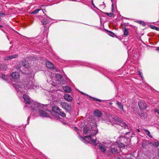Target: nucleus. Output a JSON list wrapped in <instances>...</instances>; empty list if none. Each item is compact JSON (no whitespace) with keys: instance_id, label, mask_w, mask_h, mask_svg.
Masks as SVG:
<instances>
[{"instance_id":"44","label":"nucleus","mask_w":159,"mask_h":159,"mask_svg":"<svg viewBox=\"0 0 159 159\" xmlns=\"http://www.w3.org/2000/svg\"><path fill=\"white\" fill-rule=\"evenodd\" d=\"M5 60H9V58H8V57H6L5 58Z\"/></svg>"},{"instance_id":"51","label":"nucleus","mask_w":159,"mask_h":159,"mask_svg":"<svg viewBox=\"0 0 159 159\" xmlns=\"http://www.w3.org/2000/svg\"><path fill=\"white\" fill-rule=\"evenodd\" d=\"M109 120V121L110 122H111V121H112V120L110 118V119Z\"/></svg>"},{"instance_id":"24","label":"nucleus","mask_w":159,"mask_h":159,"mask_svg":"<svg viewBox=\"0 0 159 159\" xmlns=\"http://www.w3.org/2000/svg\"><path fill=\"white\" fill-rule=\"evenodd\" d=\"M105 30L107 31V33L110 36L114 37V35L115 36H116V35H115L114 33L111 31H109L105 29Z\"/></svg>"},{"instance_id":"22","label":"nucleus","mask_w":159,"mask_h":159,"mask_svg":"<svg viewBox=\"0 0 159 159\" xmlns=\"http://www.w3.org/2000/svg\"><path fill=\"white\" fill-rule=\"evenodd\" d=\"M113 145H112L111 148V151L113 154H116L118 153L117 149L115 147H113Z\"/></svg>"},{"instance_id":"35","label":"nucleus","mask_w":159,"mask_h":159,"mask_svg":"<svg viewBox=\"0 0 159 159\" xmlns=\"http://www.w3.org/2000/svg\"><path fill=\"white\" fill-rule=\"evenodd\" d=\"M93 0H91V2L92 3V5L93 6L94 8H97L95 6V5L94 2H93Z\"/></svg>"},{"instance_id":"26","label":"nucleus","mask_w":159,"mask_h":159,"mask_svg":"<svg viewBox=\"0 0 159 159\" xmlns=\"http://www.w3.org/2000/svg\"><path fill=\"white\" fill-rule=\"evenodd\" d=\"M144 130L145 132V133L150 137L151 138H152V137L150 134V132L147 129H144Z\"/></svg>"},{"instance_id":"46","label":"nucleus","mask_w":159,"mask_h":159,"mask_svg":"<svg viewBox=\"0 0 159 159\" xmlns=\"http://www.w3.org/2000/svg\"><path fill=\"white\" fill-rule=\"evenodd\" d=\"M155 30L157 31H159V28L156 27V28Z\"/></svg>"},{"instance_id":"19","label":"nucleus","mask_w":159,"mask_h":159,"mask_svg":"<svg viewBox=\"0 0 159 159\" xmlns=\"http://www.w3.org/2000/svg\"><path fill=\"white\" fill-rule=\"evenodd\" d=\"M116 104L117 105L118 107L120 110L123 111H124V110L123 109V105L120 102H117Z\"/></svg>"},{"instance_id":"13","label":"nucleus","mask_w":159,"mask_h":159,"mask_svg":"<svg viewBox=\"0 0 159 159\" xmlns=\"http://www.w3.org/2000/svg\"><path fill=\"white\" fill-rule=\"evenodd\" d=\"M64 98L66 100L69 102H71L72 100V98L71 96L68 94H65L64 96Z\"/></svg>"},{"instance_id":"52","label":"nucleus","mask_w":159,"mask_h":159,"mask_svg":"<svg viewBox=\"0 0 159 159\" xmlns=\"http://www.w3.org/2000/svg\"><path fill=\"white\" fill-rule=\"evenodd\" d=\"M137 130L139 132H140V130L139 129H137Z\"/></svg>"},{"instance_id":"41","label":"nucleus","mask_w":159,"mask_h":159,"mask_svg":"<svg viewBox=\"0 0 159 159\" xmlns=\"http://www.w3.org/2000/svg\"><path fill=\"white\" fill-rule=\"evenodd\" d=\"M114 11V9L113 7V4L112 3L111 5V11L113 12Z\"/></svg>"},{"instance_id":"27","label":"nucleus","mask_w":159,"mask_h":159,"mask_svg":"<svg viewBox=\"0 0 159 159\" xmlns=\"http://www.w3.org/2000/svg\"><path fill=\"white\" fill-rule=\"evenodd\" d=\"M124 35L125 36H127L128 34V30L126 28H124Z\"/></svg>"},{"instance_id":"53","label":"nucleus","mask_w":159,"mask_h":159,"mask_svg":"<svg viewBox=\"0 0 159 159\" xmlns=\"http://www.w3.org/2000/svg\"><path fill=\"white\" fill-rule=\"evenodd\" d=\"M0 27H2L3 26L2 25H0Z\"/></svg>"},{"instance_id":"9","label":"nucleus","mask_w":159,"mask_h":159,"mask_svg":"<svg viewBox=\"0 0 159 159\" xmlns=\"http://www.w3.org/2000/svg\"><path fill=\"white\" fill-rule=\"evenodd\" d=\"M10 77L11 80H15L19 78L20 75L18 73L13 72L10 75Z\"/></svg>"},{"instance_id":"20","label":"nucleus","mask_w":159,"mask_h":159,"mask_svg":"<svg viewBox=\"0 0 159 159\" xmlns=\"http://www.w3.org/2000/svg\"><path fill=\"white\" fill-rule=\"evenodd\" d=\"M13 86L15 88L17 91L20 92L21 91V89L22 87H21V86L19 85H16V84H14Z\"/></svg>"},{"instance_id":"34","label":"nucleus","mask_w":159,"mask_h":159,"mask_svg":"<svg viewBox=\"0 0 159 159\" xmlns=\"http://www.w3.org/2000/svg\"><path fill=\"white\" fill-rule=\"evenodd\" d=\"M138 74L139 75V76L142 78H143V74L142 72L140 71H138Z\"/></svg>"},{"instance_id":"28","label":"nucleus","mask_w":159,"mask_h":159,"mask_svg":"<svg viewBox=\"0 0 159 159\" xmlns=\"http://www.w3.org/2000/svg\"><path fill=\"white\" fill-rule=\"evenodd\" d=\"M55 76L58 80H61L62 78L61 75L59 74H56Z\"/></svg>"},{"instance_id":"43","label":"nucleus","mask_w":159,"mask_h":159,"mask_svg":"<svg viewBox=\"0 0 159 159\" xmlns=\"http://www.w3.org/2000/svg\"><path fill=\"white\" fill-rule=\"evenodd\" d=\"M30 117H30V116L28 117V119H27V123H28V124H29V119H30Z\"/></svg>"},{"instance_id":"12","label":"nucleus","mask_w":159,"mask_h":159,"mask_svg":"<svg viewBox=\"0 0 159 159\" xmlns=\"http://www.w3.org/2000/svg\"><path fill=\"white\" fill-rule=\"evenodd\" d=\"M21 63L22 65L25 68H28L30 67V64L28 61L23 60Z\"/></svg>"},{"instance_id":"29","label":"nucleus","mask_w":159,"mask_h":159,"mask_svg":"<svg viewBox=\"0 0 159 159\" xmlns=\"http://www.w3.org/2000/svg\"><path fill=\"white\" fill-rule=\"evenodd\" d=\"M41 9H37L35 10H34L33 11L31 12V14H37L38 12Z\"/></svg>"},{"instance_id":"32","label":"nucleus","mask_w":159,"mask_h":159,"mask_svg":"<svg viewBox=\"0 0 159 159\" xmlns=\"http://www.w3.org/2000/svg\"><path fill=\"white\" fill-rule=\"evenodd\" d=\"M138 22L140 24L142 25L143 26H145L146 25V24L143 21H138Z\"/></svg>"},{"instance_id":"48","label":"nucleus","mask_w":159,"mask_h":159,"mask_svg":"<svg viewBox=\"0 0 159 159\" xmlns=\"http://www.w3.org/2000/svg\"><path fill=\"white\" fill-rule=\"evenodd\" d=\"M124 25L125 26H126L127 25V24L126 23H124Z\"/></svg>"},{"instance_id":"58","label":"nucleus","mask_w":159,"mask_h":159,"mask_svg":"<svg viewBox=\"0 0 159 159\" xmlns=\"http://www.w3.org/2000/svg\"><path fill=\"white\" fill-rule=\"evenodd\" d=\"M48 111L49 112H50V111Z\"/></svg>"},{"instance_id":"4","label":"nucleus","mask_w":159,"mask_h":159,"mask_svg":"<svg viewBox=\"0 0 159 159\" xmlns=\"http://www.w3.org/2000/svg\"><path fill=\"white\" fill-rule=\"evenodd\" d=\"M109 117H111L112 119V120L113 122L117 125L120 126L124 129H129V127L128 125L123 122H122L120 119L117 116H113V117L112 116V115L111 116L110 115H109Z\"/></svg>"},{"instance_id":"2","label":"nucleus","mask_w":159,"mask_h":159,"mask_svg":"<svg viewBox=\"0 0 159 159\" xmlns=\"http://www.w3.org/2000/svg\"><path fill=\"white\" fill-rule=\"evenodd\" d=\"M130 133V131L126 132L123 135L120 136L119 138L118 141L116 142L118 145V147L120 148H124L125 146H129L130 143L131 138L133 136H131L130 138L129 136H126L128 134Z\"/></svg>"},{"instance_id":"16","label":"nucleus","mask_w":159,"mask_h":159,"mask_svg":"<svg viewBox=\"0 0 159 159\" xmlns=\"http://www.w3.org/2000/svg\"><path fill=\"white\" fill-rule=\"evenodd\" d=\"M137 114L140 117H143L144 119L146 118L147 116V114L146 113L142 112V111L141 113H137Z\"/></svg>"},{"instance_id":"49","label":"nucleus","mask_w":159,"mask_h":159,"mask_svg":"<svg viewBox=\"0 0 159 159\" xmlns=\"http://www.w3.org/2000/svg\"><path fill=\"white\" fill-rule=\"evenodd\" d=\"M156 50H157L159 52V48H157L156 49Z\"/></svg>"},{"instance_id":"37","label":"nucleus","mask_w":159,"mask_h":159,"mask_svg":"<svg viewBox=\"0 0 159 159\" xmlns=\"http://www.w3.org/2000/svg\"><path fill=\"white\" fill-rule=\"evenodd\" d=\"M2 78L3 80H6V76L5 75H2Z\"/></svg>"},{"instance_id":"14","label":"nucleus","mask_w":159,"mask_h":159,"mask_svg":"<svg viewBox=\"0 0 159 159\" xmlns=\"http://www.w3.org/2000/svg\"><path fill=\"white\" fill-rule=\"evenodd\" d=\"M46 65L47 67L49 69H53L54 68V65L53 64L50 62L49 61L46 62Z\"/></svg>"},{"instance_id":"54","label":"nucleus","mask_w":159,"mask_h":159,"mask_svg":"<svg viewBox=\"0 0 159 159\" xmlns=\"http://www.w3.org/2000/svg\"><path fill=\"white\" fill-rule=\"evenodd\" d=\"M1 20V16H0V21Z\"/></svg>"},{"instance_id":"1","label":"nucleus","mask_w":159,"mask_h":159,"mask_svg":"<svg viewBox=\"0 0 159 159\" xmlns=\"http://www.w3.org/2000/svg\"><path fill=\"white\" fill-rule=\"evenodd\" d=\"M98 132L97 127L94 126L92 127L91 129L90 130L88 136H85L84 137L82 138L81 136H79V137L82 138V141L85 144L88 143L90 142V143L93 144L95 146H97L96 138L95 139L92 138V136H93L96 135Z\"/></svg>"},{"instance_id":"47","label":"nucleus","mask_w":159,"mask_h":159,"mask_svg":"<svg viewBox=\"0 0 159 159\" xmlns=\"http://www.w3.org/2000/svg\"><path fill=\"white\" fill-rule=\"evenodd\" d=\"M109 104H110V105H111L113 104V103L112 102H110L109 103Z\"/></svg>"},{"instance_id":"31","label":"nucleus","mask_w":159,"mask_h":159,"mask_svg":"<svg viewBox=\"0 0 159 159\" xmlns=\"http://www.w3.org/2000/svg\"><path fill=\"white\" fill-rule=\"evenodd\" d=\"M18 55L17 54L10 56L8 57V58H9V60L11 59H12L16 58L17 57Z\"/></svg>"},{"instance_id":"6","label":"nucleus","mask_w":159,"mask_h":159,"mask_svg":"<svg viewBox=\"0 0 159 159\" xmlns=\"http://www.w3.org/2000/svg\"><path fill=\"white\" fill-rule=\"evenodd\" d=\"M52 111L55 112L58 114L62 117L66 116V114L63 112L61 111V110L58 107L54 106L52 107Z\"/></svg>"},{"instance_id":"15","label":"nucleus","mask_w":159,"mask_h":159,"mask_svg":"<svg viewBox=\"0 0 159 159\" xmlns=\"http://www.w3.org/2000/svg\"><path fill=\"white\" fill-rule=\"evenodd\" d=\"M94 114L95 116L100 117L101 116L102 113L99 110H96L94 111Z\"/></svg>"},{"instance_id":"36","label":"nucleus","mask_w":159,"mask_h":159,"mask_svg":"<svg viewBox=\"0 0 159 159\" xmlns=\"http://www.w3.org/2000/svg\"><path fill=\"white\" fill-rule=\"evenodd\" d=\"M150 27L151 28H152L153 29H154V30H155L156 28V26L153 25H151L150 26Z\"/></svg>"},{"instance_id":"38","label":"nucleus","mask_w":159,"mask_h":159,"mask_svg":"<svg viewBox=\"0 0 159 159\" xmlns=\"http://www.w3.org/2000/svg\"><path fill=\"white\" fill-rule=\"evenodd\" d=\"M74 130L76 131L77 134H79V132H78V129L76 127H74Z\"/></svg>"},{"instance_id":"17","label":"nucleus","mask_w":159,"mask_h":159,"mask_svg":"<svg viewBox=\"0 0 159 159\" xmlns=\"http://www.w3.org/2000/svg\"><path fill=\"white\" fill-rule=\"evenodd\" d=\"M63 89L65 92L67 93H70L71 91V88L68 86H63Z\"/></svg>"},{"instance_id":"39","label":"nucleus","mask_w":159,"mask_h":159,"mask_svg":"<svg viewBox=\"0 0 159 159\" xmlns=\"http://www.w3.org/2000/svg\"><path fill=\"white\" fill-rule=\"evenodd\" d=\"M3 15L5 16V14L3 13L2 11H0V16H1Z\"/></svg>"},{"instance_id":"3","label":"nucleus","mask_w":159,"mask_h":159,"mask_svg":"<svg viewBox=\"0 0 159 159\" xmlns=\"http://www.w3.org/2000/svg\"><path fill=\"white\" fill-rule=\"evenodd\" d=\"M36 109L34 111L38 112L42 117H50L48 113L43 110H45L44 107H46L47 105H43L39 103H34Z\"/></svg>"},{"instance_id":"50","label":"nucleus","mask_w":159,"mask_h":159,"mask_svg":"<svg viewBox=\"0 0 159 159\" xmlns=\"http://www.w3.org/2000/svg\"><path fill=\"white\" fill-rule=\"evenodd\" d=\"M81 94H84V95H85V94L83 92H81Z\"/></svg>"},{"instance_id":"57","label":"nucleus","mask_w":159,"mask_h":159,"mask_svg":"<svg viewBox=\"0 0 159 159\" xmlns=\"http://www.w3.org/2000/svg\"><path fill=\"white\" fill-rule=\"evenodd\" d=\"M107 71V70H105L104 71Z\"/></svg>"},{"instance_id":"55","label":"nucleus","mask_w":159,"mask_h":159,"mask_svg":"<svg viewBox=\"0 0 159 159\" xmlns=\"http://www.w3.org/2000/svg\"><path fill=\"white\" fill-rule=\"evenodd\" d=\"M133 134V135H135V134H134V133H133V134Z\"/></svg>"},{"instance_id":"8","label":"nucleus","mask_w":159,"mask_h":159,"mask_svg":"<svg viewBox=\"0 0 159 159\" xmlns=\"http://www.w3.org/2000/svg\"><path fill=\"white\" fill-rule=\"evenodd\" d=\"M138 106L141 111L146 109L148 106L144 101H140L138 103Z\"/></svg>"},{"instance_id":"23","label":"nucleus","mask_w":159,"mask_h":159,"mask_svg":"<svg viewBox=\"0 0 159 159\" xmlns=\"http://www.w3.org/2000/svg\"><path fill=\"white\" fill-rule=\"evenodd\" d=\"M90 130L89 129L88 127L85 125L83 128V133L85 134H88Z\"/></svg>"},{"instance_id":"33","label":"nucleus","mask_w":159,"mask_h":159,"mask_svg":"<svg viewBox=\"0 0 159 159\" xmlns=\"http://www.w3.org/2000/svg\"><path fill=\"white\" fill-rule=\"evenodd\" d=\"M152 144L155 146L157 147L159 145V142H153L152 143Z\"/></svg>"},{"instance_id":"18","label":"nucleus","mask_w":159,"mask_h":159,"mask_svg":"<svg viewBox=\"0 0 159 159\" xmlns=\"http://www.w3.org/2000/svg\"><path fill=\"white\" fill-rule=\"evenodd\" d=\"M50 22V20L48 18H44L41 20L42 23L44 25H46Z\"/></svg>"},{"instance_id":"21","label":"nucleus","mask_w":159,"mask_h":159,"mask_svg":"<svg viewBox=\"0 0 159 159\" xmlns=\"http://www.w3.org/2000/svg\"><path fill=\"white\" fill-rule=\"evenodd\" d=\"M7 68V66L5 63H2L0 65V69L2 70H5Z\"/></svg>"},{"instance_id":"30","label":"nucleus","mask_w":159,"mask_h":159,"mask_svg":"<svg viewBox=\"0 0 159 159\" xmlns=\"http://www.w3.org/2000/svg\"><path fill=\"white\" fill-rule=\"evenodd\" d=\"M104 13L106 14L109 17H111L114 15V14L112 13H108L107 12H104Z\"/></svg>"},{"instance_id":"25","label":"nucleus","mask_w":159,"mask_h":159,"mask_svg":"<svg viewBox=\"0 0 159 159\" xmlns=\"http://www.w3.org/2000/svg\"><path fill=\"white\" fill-rule=\"evenodd\" d=\"M89 97L90 98H92L93 100L95 101H98V102H102L104 101V100H101V99H98L92 97L91 96H89Z\"/></svg>"},{"instance_id":"10","label":"nucleus","mask_w":159,"mask_h":159,"mask_svg":"<svg viewBox=\"0 0 159 159\" xmlns=\"http://www.w3.org/2000/svg\"><path fill=\"white\" fill-rule=\"evenodd\" d=\"M35 87V85L33 83L32 81H29L26 84L25 87L28 89H33Z\"/></svg>"},{"instance_id":"56","label":"nucleus","mask_w":159,"mask_h":159,"mask_svg":"<svg viewBox=\"0 0 159 159\" xmlns=\"http://www.w3.org/2000/svg\"><path fill=\"white\" fill-rule=\"evenodd\" d=\"M111 1L112 2L113 1V0H111Z\"/></svg>"},{"instance_id":"45","label":"nucleus","mask_w":159,"mask_h":159,"mask_svg":"<svg viewBox=\"0 0 159 159\" xmlns=\"http://www.w3.org/2000/svg\"><path fill=\"white\" fill-rule=\"evenodd\" d=\"M16 68L18 70H20V69L19 66H17Z\"/></svg>"},{"instance_id":"40","label":"nucleus","mask_w":159,"mask_h":159,"mask_svg":"<svg viewBox=\"0 0 159 159\" xmlns=\"http://www.w3.org/2000/svg\"><path fill=\"white\" fill-rule=\"evenodd\" d=\"M154 110H155V111L157 113H158V114H159V110H158V109H157V108H155V109H154Z\"/></svg>"},{"instance_id":"11","label":"nucleus","mask_w":159,"mask_h":159,"mask_svg":"<svg viewBox=\"0 0 159 159\" xmlns=\"http://www.w3.org/2000/svg\"><path fill=\"white\" fill-rule=\"evenodd\" d=\"M97 144H99L98 147H99V149L103 153H105V152H106V149L105 148V146L103 145H102V144L99 143L98 142H97Z\"/></svg>"},{"instance_id":"42","label":"nucleus","mask_w":159,"mask_h":159,"mask_svg":"<svg viewBox=\"0 0 159 159\" xmlns=\"http://www.w3.org/2000/svg\"><path fill=\"white\" fill-rule=\"evenodd\" d=\"M88 65H89V67H90L91 68H94V67H93V65L90 64H88ZM93 66H94L93 65Z\"/></svg>"},{"instance_id":"5","label":"nucleus","mask_w":159,"mask_h":159,"mask_svg":"<svg viewBox=\"0 0 159 159\" xmlns=\"http://www.w3.org/2000/svg\"><path fill=\"white\" fill-rule=\"evenodd\" d=\"M23 98L24 100V101L26 104L28 105H31L30 107V109L33 111H34L36 109L34 103H37L36 102L34 101L33 100H31V99H30L29 96H27L25 95H23Z\"/></svg>"},{"instance_id":"7","label":"nucleus","mask_w":159,"mask_h":159,"mask_svg":"<svg viewBox=\"0 0 159 159\" xmlns=\"http://www.w3.org/2000/svg\"><path fill=\"white\" fill-rule=\"evenodd\" d=\"M61 104L62 108L65 110L66 112L70 114L71 111V107L70 105L68 104L66 102H61Z\"/></svg>"}]
</instances>
